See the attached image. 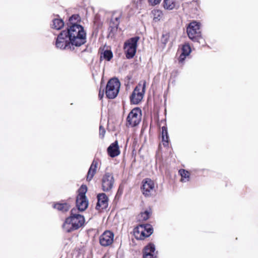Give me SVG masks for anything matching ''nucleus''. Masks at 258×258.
<instances>
[{
	"label": "nucleus",
	"instance_id": "1",
	"mask_svg": "<svg viewBox=\"0 0 258 258\" xmlns=\"http://www.w3.org/2000/svg\"><path fill=\"white\" fill-rule=\"evenodd\" d=\"M79 15H73L69 19L67 30L63 32L66 33L72 41V44L79 48L81 46V25L79 24Z\"/></svg>",
	"mask_w": 258,
	"mask_h": 258
},
{
	"label": "nucleus",
	"instance_id": "2",
	"mask_svg": "<svg viewBox=\"0 0 258 258\" xmlns=\"http://www.w3.org/2000/svg\"><path fill=\"white\" fill-rule=\"evenodd\" d=\"M201 24L199 21H192L186 28V33L188 37L194 42L201 43L203 40L202 32L200 30Z\"/></svg>",
	"mask_w": 258,
	"mask_h": 258
},
{
	"label": "nucleus",
	"instance_id": "3",
	"mask_svg": "<svg viewBox=\"0 0 258 258\" xmlns=\"http://www.w3.org/2000/svg\"><path fill=\"white\" fill-rule=\"evenodd\" d=\"M146 82L145 80L140 81L135 87L130 96L131 104H139L144 98L146 92Z\"/></svg>",
	"mask_w": 258,
	"mask_h": 258
},
{
	"label": "nucleus",
	"instance_id": "4",
	"mask_svg": "<svg viewBox=\"0 0 258 258\" xmlns=\"http://www.w3.org/2000/svg\"><path fill=\"white\" fill-rule=\"evenodd\" d=\"M120 82L116 77H113L108 80L105 88V95L110 99L115 98L119 92Z\"/></svg>",
	"mask_w": 258,
	"mask_h": 258
},
{
	"label": "nucleus",
	"instance_id": "5",
	"mask_svg": "<svg viewBox=\"0 0 258 258\" xmlns=\"http://www.w3.org/2000/svg\"><path fill=\"white\" fill-rule=\"evenodd\" d=\"M140 39V36H135L129 38L124 42L123 49L125 57L127 59H132L135 56L137 52L138 42Z\"/></svg>",
	"mask_w": 258,
	"mask_h": 258
},
{
	"label": "nucleus",
	"instance_id": "6",
	"mask_svg": "<svg viewBox=\"0 0 258 258\" xmlns=\"http://www.w3.org/2000/svg\"><path fill=\"white\" fill-rule=\"evenodd\" d=\"M55 46L60 49H70L75 50L76 47L75 44H72V41L66 33L62 31L57 36L55 41Z\"/></svg>",
	"mask_w": 258,
	"mask_h": 258
},
{
	"label": "nucleus",
	"instance_id": "7",
	"mask_svg": "<svg viewBox=\"0 0 258 258\" xmlns=\"http://www.w3.org/2000/svg\"><path fill=\"white\" fill-rule=\"evenodd\" d=\"M142 110L139 107L133 108L126 117V121L132 126L138 125L141 120Z\"/></svg>",
	"mask_w": 258,
	"mask_h": 258
},
{
	"label": "nucleus",
	"instance_id": "8",
	"mask_svg": "<svg viewBox=\"0 0 258 258\" xmlns=\"http://www.w3.org/2000/svg\"><path fill=\"white\" fill-rule=\"evenodd\" d=\"M114 182V177L112 173L106 172L102 179V189L103 191L107 192L113 187Z\"/></svg>",
	"mask_w": 258,
	"mask_h": 258
},
{
	"label": "nucleus",
	"instance_id": "9",
	"mask_svg": "<svg viewBox=\"0 0 258 258\" xmlns=\"http://www.w3.org/2000/svg\"><path fill=\"white\" fill-rule=\"evenodd\" d=\"M114 233L110 230L105 231L99 237V243L101 246L106 247L111 245L114 239Z\"/></svg>",
	"mask_w": 258,
	"mask_h": 258
},
{
	"label": "nucleus",
	"instance_id": "10",
	"mask_svg": "<svg viewBox=\"0 0 258 258\" xmlns=\"http://www.w3.org/2000/svg\"><path fill=\"white\" fill-rule=\"evenodd\" d=\"M97 202L95 209L97 210L100 209L105 210L108 206L109 199L105 193H99L97 195Z\"/></svg>",
	"mask_w": 258,
	"mask_h": 258
},
{
	"label": "nucleus",
	"instance_id": "11",
	"mask_svg": "<svg viewBox=\"0 0 258 258\" xmlns=\"http://www.w3.org/2000/svg\"><path fill=\"white\" fill-rule=\"evenodd\" d=\"M140 227L143 228L144 230L141 232L139 237L136 235V238L140 240H144L145 238L149 237L153 233L154 229L153 226L150 224H141Z\"/></svg>",
	"mask_w": 258,
	"mask_h": 258
},
{
	"label": "nucleus",
	"instance_id": "12",
	"mask_svg": "<svg viewBox=\"0 0 258 258\" xmlns=\"http://www.w3.org/2000/svg\"><path fill=\"white\" fill-rule=\"evenodd\" d=\"M154 188V183L153 180L150 178H146L142 181V185L141 189H142L143 194L148 197L150 195V192Z\"/></svg>",
	"mask_w": 258,
	"mask_h": 258
},
{
	"label": "nucleus",
	"instance_id": "13",
	"mask_svg": "<svg viewBox=\"0 0 258 258\" xmlns=\"http://www.w3.org/2000/svg\"><path fill=\"white\" fill-rule=\"evenodd\" d=\"M107 152L108 156L111 158H114L120 154V152L117 141H114L109 146L107 149Z\"/></svg>",
	"mask_w": 258,
	"mask_h": 258
},
{
	"label": "nucleus",
	"instance_id": "14",
	"mask_svg": "<svg viewBox=\"0 0 258 258\" xmlns=\"http://www.w3.org/2000/svg\"><path fill=\"white\" fill-rule=\"evenodd\" d=\"M87 191V186L86 184H82L81 186L82 194V212L87 209L89 206V201L86 196Z\"/></svg>",
	"mask_w": 258,
	"mask_h": 258
},
{
	"label": "nucleus",
	"instance_id": "15",
	"mask_svg": "<svg viewBox=\"0 0 258 258\" xmlns=\"http://www.w3.org/2000/svg\"><path fill=\"white\" fill-rule=\"evenodd\" d=\"M98 165V161L94 159L89 168L87 175V180L90 181L94 176Z\"/></svg>",
	"mask_w": 258,
	"mask_h": 258
},
{
	"label": "nucleus",
	"instance_id": "16",
	"mask_svg": "<svg viewBox=\"0 0 258 258\" xmlns=\"http://www.w3.org/2000/svg\"><path fill=\"white\" fill-rule=\"evenodd\" d=\"M78 196L76 199L77 208H74L71 210V216H78L81 215L80 212H81V202L79 200H81V187L78 189Z\"/></svg>",
	"mask_w": 258,
	"mask_h": 258
},
{
	"label": "nucleus",
	"instance_id": "17",
	"mask_svg": "<svg viewBox=\"0 0 258 258\" xmlns=\"http://www.w3.org/2000/svg\"><path fill=\"white\" fill-rule=\"evenodd\" d=\"M62 228L67 232H70L72 230H76L78 229V227L76 225L75 223H72L71 218L68 217L66 219L64 222Z\"/></svg>",
	"mask_w": 258,
	"mask_h": 258
},
{
	"label": "nucleus",
	"instance_id": "18",
	"mask_svg": "<svg viewBox=\"0 0 258 258\" xmlns=\"http://www.w3.org/2000/svg\"><path fill=\"white\" fill-rule=\"evenodd\" d=\"M161 138L163 145L164 147L168 146L169 137L168 135L167 127L166 125L162 127Z\"/></svg>",
	"mask_w": 258,
	"mask_h": 258
},
{
	"label": "nucleus",
	"instance_id": "19",
	"mask_svg": "<svg viewBox=\"0 0 258 258\" xmlns=\"http://www.w3.org/2000/svg\"><path fill=\"white\" fill-rule=\"evenodd\" d=\"M158 251H156L155 245L152 242H149L143 249V254H158Z\"/></svg>",
	"mask_w": 258,
	"mask_h": 258
},
{
	"label": "nucleus",
	"instance_id": "20",
	"mask_svg": "<svg viewBox=\"0 0 258 258\" xmlns=\"http://www.w3.org/2000/svg\"><path fill=\"white\" fill-rule=\"evenodd\" d=\"M113 57V53L110 49H102L100 53V60L104 59L110 61Z\"/></svg>",
	"mask_w": 258,
	"mask_h": 258
},
{
	"label": "nucleus",
	"instance_id": "21",
	"mask_svg": "<svg viewBox=\"0 0 258 258\" xmlns=\"http://www.w3.org/2000/svg\"><path fill=\"white\" fill-rule=\"evenodd\" d=\"M178 173L181 177V181L186 182L189 180L190 173L188 171L184 169H181L179 170Z\"/></svg>",
	"mask_w": 258,
	"mask_h": 258
},
{
	"label": "nucleus",
	"instance_id": "22",
	"mask_svg": "<svg viewBox=\"0 0 258 258\" xmlns=\"http://www.w3.org/2000/svg\"><path fill=\"white\" fill-rule=\"evenodd\" d=\"M162 6L165 10H173L175 7V0H163Z\"/></svg>",
	"mask_w": 258,
	"mask_h": 258
},
{
	"label": "nucleus",
	"instance_id": "23",
	"mask_svg": "<svg viewBox=\"0 0 258 258\" xmlns=\"http://www.w3.org/2000/svg\"><path fill=\"white\" fill-rule=\"evenodd\" d=\"M53 207L54 208L57 209L58 211L62 212L68 211L70 208V205L67 203H57L54 204Z\"/></svg>",
	"mask_w": 258,
	"mask_h": 258
},
{
	"label": "nucleus",
	"instance_id": "24",
	"mask_svg": "<svg viewBox=\"0 0 258 258\" xmlns=\"http://www.w3.org/2000/svg\"><path fill=\"white\" fill-rule=\"evenodd\" d=\"M64 25V22L61 19H54L52 21L51 27L56 30H60Z\"/></svg>",
	"mask_w": 258,
	"mask_h": 258
},
{
	"label": "nucleus",
	"instance_id": "25",
	"mask_svg": "<svg viewBox=\"0 0 258 258\" xmlns=\"http://www.w3.org/2000/svg\"><path fill=\"white\" fill-rule=\"evenodd\" d=\"M119 26V23H116L115 26H112L111 23H110L109 27L108 28V37H113L117 32Z\"/></svg>",
	"mask_w": 258,
	"mask_h": 258
},
{
	"label": "nucleus",
	"instance_id": "26",
	"mask_svg": "<svg viewBox=\"0 0 258 258\" xmlns=\"http://www.w3.org/2000/svg\"><path fill=\"white\" fill-rule=\"evenodd\" d=\"M181 49V53L187 56H188L191 52V48L188 43H185L182 45Z\"/></svg>",
	"mask_w": 258,
	"mask_h": 258
},
{
	"label": "nucleus",
	"instance_id": "27",
	"mask_svg": "<svg viewBox=\"0 0 258 258\" xmlns=\"http://www.w3.org/2000/svg\"><path fill=\"white\" fill-rule=\"evenodd\" d=\"M140 214L143 221L147 220L151 215V209L149 210H146L144 212H141Z\"/></svg>",
	"mask_w": 258,
	"mask_h": 258
},
{
	"label": "nucleus",
	"instance_id": "28",
	"mask_svg": "<svg viewBox=\"0 0 258 258\" xmlns=\"http://www.w3.org/2000/svg\"><path fill=\"white\" fill-rule=\"evenodd\" d=\"M70 217L71 218L72 222L75 223L78 229L80 226L81 215H78V216L75 217L70 216Z\"/></svg>",
	"mask_w": 258,
	"mask_h": 258
},
{
	"label": "nucleus",
	"instance_id": "29",
	"mask_svg": "<svg viewBox=\"0 0 258 258\" xmlns=\"http://www.w3.org/2000/svg\"><path fill=\"white\" fill-rule=\"evenodd\" d=\"M152 14L154 16V20H160V18L162 15V12L159 10H154L152 11Z\"/></svg>",
	"mask_w": 258,
	"mask_h": 258
},
{
	"label": "nucleus",
	"instance_id": "30",
	"mask_svg": "<svg viewBox=\"0 0 258 258\" xmlns=\"http://www.w3.org/2000/svg\"><path fill=\"white\" fill-rule=\"evenodd\" d=\"M86 32L85 31L84 28L82 26V45L85 44L86 42Z\"/></svg>",
	"mask_w": 258,
	"mask_h": 258
},
{
	"label": "nucleus",
	"instance_id": "31",
	"mask_svg": "<svg viewBox=\"0 0 258 258\" xmlns=\"http://www.w3.org/2000/svg\"><path fill=\"white\" fill-rule=\"evenodd\" d=\"M106 131L104 127L102 125L99 126V137L100 139H103L104 137Z\"/></svg>",
	"mask_w": 258,
	"mask_h": 258
},
{
	"label": "nucleus",
	"instance_id": "32",
	"mask_svg": "<svg viewBox=\"0 0 258 258\" xmlns=\"http://www.w3.org/2000/svg\"><path fill=\"white\" fill-rule=\"evenodd\" d=\"M168 38H169V36L167 34H163L162 35L161 41L162 43L164 45H165L167 44V43L168 42Z\"/></svg>",
	"mask_w": 258,
	"mask_h": 258
},
{
	"label": "nucleus",
	"instance_id": "33",
	"mask_svg": "<svg viewBox=\"0 0 258 258\" xmlns=\"http://www.w3.org/2000/svg\"><path fill=\"white\" fill-rule=\"evenodd\" d=\"M161 0H148L149 3L153 6H156L161 2Z\"/></svg>",
	"mask_w": 258,
	"mask_h": 258
},
{
	"label": "nucleus",
	"instance_id": "34",
	"mask_svg": "<svg viewBox=\"0 0 258 258\" xmlns=\"http://www.w3.org/2000/svg\"><path fill=\"white\" fill-rule=\"evenodd\" d=\"M187 56L186 55L181 53L178 57V61L179 63H182L185 60L186 57Z\"/></svg>",
	"mask_w": 258,
	"mask_h": 258
},
{
	"label": "nucleus",
	"instance_id": "35",
	"mask_svg": "<svg viewBox=\"0 0 258 258\" xmlns=\"http://www.w3.org/2000/svg\"><path fill=\"white\" fill-rule=\"evenodd\" d=\"M157 254H143V258H157Z\"/></svg>",
	"mask_w": 258,
	"mask_h": 258
},
{
	"label": "nucleus",
	"instance_id": "36",
	"mask_svg": "<svg viewBox=\"0 0 258 258\" xmlns=\"http://www.w3.org/2000/svg\"><path fill=\"white\" fill-rule=\"evenodd\" d=\"M104 90L103 89L102 91L101 90V88L99 89V93H98V98L99 100H102L104 97Z\"/></svg>",
	"mask_w": 258,
	"mask_h": 258
},
{
	"label": "nucleus",
	"instance_id": "37",
	"mask_svg": "<svg viewBox=\"0 0 258 258\" xmlns=\"http://www.w3.org/2000/svg\"><path fill=\"white\" fill-rule=\"evenodd\" d=\"M140 227V226L139 225V226H136L134 229V234H135V235H136V234H140V232L139 231Z\"/></svg>",
	"mask_w": 258,
	"mask_h": 258
},
{
	"label": "nucleus",
	"instance_id": "38",
	"mask_svg": "<svg viewBox=\"0 0 258 258\" xmlns=\"http://www.w3.org/2000/svg\"><path fill=\"white\" fill-rule=\"evenodd\" d=\"M100 20V18L98 15H96L94 17V22L95 23H97Z\"/></svg>",
	"mask_w": 258,
	"mask_h": 258
},
{
	"label": "nucleus",
	"instance_id": "39",
	"mask_svg": "<svg viewBox=\"0 0 258 258\" xmlns=\"http://www.w3.org/2000/svg\"><path fill=\"white\" fill-rule=\"evenodd\" d=\"M85 222V217L84 216H83L82 215V227L83 226V225L84 224V223Z\"/></svg>",
	"mask_w": 258,
	"mask_h": 258
},
{
	"label": "nucleus",
	"instance_id": "40",
	"mask_svg": "<svg viewBox=\"0 0 258 258\" xmlns=\"http://www.w3.org/2000/svg\"><path fill=\"white\" fill-rule=\"evenodd\" d=\"M120 17L119 16V17H116L115 18V21H115V23H117L118 22V23H119V20L120 19Z\"/></svg>",
	"mask_w": 258,
	"mask_h": 258
},
{
	"label": "nucleus",
	"instance_id": "41",
	"mask_svg": "<svg viewBox=\"0 0 258 258\" xmlns=\"http://www.w3.org/2000/svg\"><path fill=\"white\" fill-rule=\"evenodd\" d=\"M110 23H111L112 26H115V24L116 23L115 22V21H112V20H111Z\"/></svg>",
	"mask_w": 258,
	"mask_h": 258
},
{
	"label": "nucleus",
	"instance_id": "42",
	"mask_svg": "<svg viewBox=\"0 0 258 258\" xmlns=\"http://www.w3.org/2000/svg\"><path fill=\"white\" fill-rule=\"evenodd\" d=\"M85 50H86L85 49H84L83 50H82V52H83L85 51Z\"/></svg>",
	"mask_w": 258,
	"mask_h": 258
}]
</instances>
